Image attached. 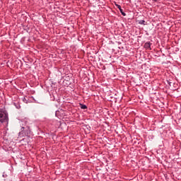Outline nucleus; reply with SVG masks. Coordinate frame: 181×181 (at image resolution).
Listing matches in <instances>:
<instances>
[{
  "mask_svg": "<svg viewBox=\"0 0 181 181\" xmlns=\"http://www.w3.org/2000/svg\"><path fill=\"white\" fill-rule=\"evenodd\" d=\"M0 122L1 124H8L9 122V116L5 109H0Z\"/></svg>",
  "mask_w": 181,
  "mask_h": 181,
  "instance_id": "obj_1",
  "label": "nucleus"
},
{
  "mask_svg": "<svg viewBox=\"0 0 181 181\" xmlns=\"http://www.w3.org/2000/svg\"><path fill=\"white\" fill-rule=\"evenodd\" d=\"M30 128L29 127H22L21 131L19 132V136H30Z\"/></svg>",
  "mask_w": 181,
  "mask_h": 181,
  "instance_id": "obj_2",
  "label": "nucleus"
},
{
  "mask_svg": "<svg viewBox=\"0 0 181 181\" xmlns=\"http://www.w3.org/2000/svg\"><path fill=\"white\" fill-rule=\"evenodd\" d=\"M115 6H117V8H119L120 13H122V15L123 16H127V13H125L124 12V11L122 10V8H121V6H119V4H117L115 3Z\"/></svg>",
  "mask_w": 181,
  "mask_h": 181,
  "instance_id": "obj_3",
  "label": "nucleus"
},
{
  "mask_svg": "<svg viewBox=\"0 0 181 181\" xmlns=\"http://www.w3.org/2000/svg\"><path fill=\"white\" fill-rule=\"evenodd\" d=\"M145 49H147V50H151V42H147L144 44Z\"/></svg>",
  "mask_w": 181,
  "mask_h": 181,
  "instance_id": "obj_4",
  "label": "nucleus"
},
{
  "mask_svg": "<svg viewBox=\"0 0 181 181\" xmlns=\"http://www.w3.org/2000/svg\"><path fill=\"white\" fill-rule=\"evenodd\" d=\"M81 110H87V105H81Z\"/></svg>",
  "mask_w": 181,
  "mask_h": 181,
  "instance_id": "obj_5",
  "label": "nucleus"
},
{
  "mask_svg": "<svg viewBox=\"0 0 181 181\" xmlns=\"http://www.w3.org/2000/svg\"><path fill=\"white\" fill-rule=\"evenodd\" d=\"M139 25H145V21L144 20H141L139 21Z\"/></svg>",
  "mask_w": 181,
  "mask_h": 181,
  "instance_id": "obj_6",
  "label": "nucleus"
},
{
  "mask_svg": "<svg viewBox=\"0 0 181 181\" xmlns=\"http://www.w3.org/2000/svg\"><path fill=\"white\" fill-rule=\"evenodd\" d=\"M23 101L25 103V104H28V98H23Z\"/></svg>",
  "mask_w": 181,
  "mask_h": 181,
  "instance_id": "obj_7",
  "label": "nucleus"
},
{
  "mask_svg": "<svg viewBox=\"0 0 181 181\" xmlns=\"http://www.w3.org/2000/svg\"><path fill=\"white\" fill-rule=\"evenodd\" d=\"M167 83L170 86H172V81H170V80H167Z\"/></svg>",
  "mask_w": 181,
  "mask_h": 181,
  "instance_id": "obj_8",
  "label": "nucleus"
},
{
  "mask_svg": "<svg viewBox=\"0 0 181 181\" xmlns=\"http://www.w3.org/2000/svg\"><path fill=\"white\" fill-rule=\"evenodd\" d=\"M57 112H58L57 111V112H56V115H57Z\"/></svg>",
  "mask_w": 181,
  "mask_h": 181,
  "instance_id": "obj_9",
  "label": "nucleus"
}]
</instances>
